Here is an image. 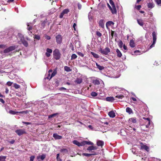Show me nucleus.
<instances>
[{"mask_svg":"<svg viewBox=\"0 0 161 161\" xmlns=\"http://www.w3.org/2000/svg\"><path fill=\"white\" fill-rule=\"evenodd\" d=\"M88 127L90 129L92 130V127L91 125H88Z\"/></svg>","mask_w":161,"mask_h":161,"instance_id":"obj_63","label":"nucleus"},{"mask_svg":"<svg viewBox=\"0 0 161 161\" xmlns=\"http://www.w3.org/2000/svg\"><path fill=\"white\" fill-rule=\"evenodd\" d=\"M52 53V50L49 48H47L46 50V52L45 53V55L47 57H49L51 54Z\"/></svg>","mask_w":161,"mask_h":161,"instance_id":"obj_10","label":"nucleus"},{"mask_svg":"<svg viewBox=\"0 0 161 161\" xmlns=\"http://www.w3.org/2000/svg\"><path fill=\"white\" fill-rule=\"evenodd\" d=\"M113 14H116L117 13V10L115 6L112 7L110 9Z\"/></svg>","mask_w":161,"mask_h":161,"instance_id":"obj_16","label":"nucleus"},{"mask_svg":"<svg viewBox=\"0 0 161 161\" xmlns=\"http://www.w3.org/2000/svg\"><path fill=\"white\" fill-rule=\"evenodd\" d=\"M97 147L96 146H93V150H96L97 149Z\"/></svg>","mask_w":161,"mask_h":161,"instance_id":"obj_62","label":"nucleus"},{"mask_svg":"<svg viewBox=\"0 0 161 161\" xmlns=\"http://www.w3.org/2000/svg\"><path fill=\"white\" fill-rule=\"evenodd\" d=\"M56 42L58 44H60L62 42V37L60 35H57L56 37Z\"/></svg>","mask_w":161,"mask_h":161,"instance_id":"obj_7","label":"nucleus"},{"mask_svg":"<svg viewBox=\"0 0 161 161\" xmlns=\"http://www.w3.org/2000/svg\"><path fill=\"white\" fill-rule=\"evenodd\" d=\"M129 122L135 123L136 122V119L135 118H131L129 119Z\"/></svg>","mask_w":161,"mask_h":161,"instance_id":"obj_29","label":"nucleus"},{"mask_svg":"<svg viewBox=\"0 0 161 161\" xmlns=\"http://www.w3.org/2000/svg\"><path fill=\"white\" fill-rule=\"evenodd\" d=\"M103 144V142L101 141H99L97 142V144L98 146H102Z\"/></svg>","mask_w":161,"mask_h":161,"instance_id":"obj_28","label":"nucleus"},{"mask_svg":"<svg viewBox=\"0 0 161 161\" xmlns=\"http://www.w3.org/2000/svg\"><path fill=\"white\" fill-rule=\"evenodd\" d=\"M9 113L12 114H15L17 113H18V111H15L13 110H10L9 111Z\"/></svg>","mask_w":161,"mask_h":161,"instance_id":"obj_35","label":"nucleus"},{"mask_svg":"<svg viewBox=\"0 0 161 161\" xmlns=\"http://www.w3.org/2000/svg\"><path fill=\"white\" fill-rule=\"evenodd\" d=\"M5 47V46L4 45H0V48H4Z\"/></svg>","mask_w":161,"mask_h":161,"instance_id":"obj_59","label":"nucleus"},{"mask_svg":"<svg viewBox=\"0 0 161 161\" xmlns=\"http://www.w3.org/2000/svg\"><path fill=\"white\" fill-rule=\"evenodd\" d=\"M143 119L145 120L144 121V125H145L146 128H148L150 124V119L148 118L143 117Z\"/></svg>","mask_w":161,"mask_h":161,"instance_id":"obj_4","label":"nucleus"},{"mask_svg":"<svg viewBox=\"0 0 161 161\" xmlns=\"http://www.w3.org/2000/svg\"><path fill=\"white\" fill-rule=\"evenodd\" d=\"M99 52L103 54L106 55L110 52V50L108 47H107L103 49L100 48Z\"/></svg>","mask_w":161,"mask_h":161,"instance_id":"obj_3","label":"nucleus"},{"mask_svg":"<svg viewBox=\"0 0 161 161\" xmlns=\"http://www.w3.org/2000/svg\"><path fill=\"white\" fill-rule=\"evenodd\" d=\"M91 53L93 56L96 58H99V56L97 54L93 52H91Z\"/></svg>","mask_w":161,"mask_h":161,"instance_id":"obj_31","label":"nucleus"},{"mask_svg":"<svg viewBox=\"0 0 161 161\" xmlns=\"http://www.w3.org/2000/svg\"><path fill=\"white\" fill-rule=\"evenodd\" d=\"M46 157V155L44 154H43L41 155L38 156L37 157V159H40L42 160H43Z\"/></svg>","mask_w":161,"mask_h":161,"instance_id":"obj_19","label":"nucleus"},{"mask_svg":"<svg viewBox=\"0 0 161 161\" xmlns=\"http://www.w3.org/2000/svg\"><path fill=\"white\" fill-rule=\"evenodd\" d=\"M141 7V6L140 5H139L136 6L135 8L138 10H139Z\"/></svg>","mask_w":161,"mask_h":161,"instance_id":"obj_54","label":"nucleus"},{"mask_svg":"<svg viewBox=\"0 0 161 161\" xmlns=\"http://www.w3.org/2000/svg\"><path fill=\"white\" fill-rule=\"evenodd\" d=\"M147 6L148 8H153L154 6V4L153 2H150L147 3Z\"/></svg>","mask_w":161,"mask_h":161,"instance_id":"obj_17","label":"nucleus"},{"mask_svg":"<svg viewBox=\"0 0 161 161\" xmlns=\"http://www.w3.org/2000/svg\"><path fill=\"white\" fill-rule=\"evenodd\" d=\"M75 82L77 84H80L82 82V79L81 78H77L76 79Z\"/></svg>","mask_w":161,"mask_h":161,"instance_id":"obj_27","label":"nucleus"},{"mask_svg":"<svg viewBox=\"0 0 161 161\" xmlns=\"http://www.w3.org/2000/svg\"><path fill=\"white\" fill-rule=\"evenodd\" d=\"M109 3H110V4L112 5V7L115 6L114 3L112 0H109Z\"/></svg>","mask_w":161,"mask_h":161,"instance_id":"obj_47","label":"nucleus"},{"mask_svg":"<svg viewBox=\"0 0 161 161\" xmlns=\"http://www.w3.org/2000/svg\"><path fill=\"white\" fill-rule=\"evenodd\" d=\"M34 38L35 39H36L38 40H39L40 39V37L38 35H34Z\"/></svg>","mask_w":161,"mask_h":161,"instance_id":"obj_46","label":"nucleus"},{"mask_svg":"<svg viewBox=\"0 0 161 161\" xmlns=\"http://www.w3.org/2000/svg\"><path fill=\"white\" fill-rule=\"evenodd\" d=\"M6 157L4 156H0V161H5Z\"/></svg>","mask_w":161,"mask_h":161,"instance_id":"obj_38","label":"nucleus"},{"mask_svg":"<svg viewBox=\"0 0 161 161\" xmlns=\"http://www.w3.org/2000/svg\"><path fill=\"white\" fill-rule=\"evenodd\" d=\"M130 45L131 47H135V44L133 40H131L130 41Z\"/></svg>","mask_w":161,"mask_h":161,"instance_id":"obj_26","label":"nucleus"},{"mask_svg":"<svg viewBox=\"0 0 161 161\" xmlns=\"http://www.w3.org/2000/svg\"><path fill=\"white\" fill-rule=\"evenodd\" d=\"M124 97V96L123 95H118L116 96L115 97L116 98H117L119 99H122Z\"/></svg>","mask_w":161,"mask_h":161,"instance_id":"obj_41","label":"nucleus"},{"mask_svg":"<svg viewBox=\"0 0 161 161\" xmlns=\"http://www.w3.org/2000/svg\"><path fill=\"white\" fill-rule=\"evenodd\" d=\"M77 57V56L75 54H72L71 56V60L74 59L76 58Z\"/></svg>","mask_w":161,"mask_h":161,"instance_id":"obj_39","label":"nucleus"},{"mask_svg":"<svg viewBox=\"0 0 161 161\" xmlns=\"http://www.w3.org/2000/svg\"><path fill=\"white\" fill-rule=\"evenodd\" d=\"M22 123L24 124L27 125H30L31 124L30 123L28 122H23Z\"/></svg>","mask_w":161,"mask_h":161,"instance_id":"obj_61","label":"nucleus"},{"mask_svg":"<svg viewBox=\"0 0 161 161\" xmlns=\"http://www.w3.org/2000/svg\"><path fill=\"white\" fill-rule=\"evenodd\" d=\"M60 152L62 153H67L68 152L67 150L66 149H62L60 150Z\"/></svg>","mask_w":161,"mask_h":161,"instance_id":"obj_37","label":"nucleus"},{"mask_svg":"<svg viewBox=\"0 0 161 161\" xmlns=\"http://www.w3.org/2000/svg\"><path fill=\"white\" fill-rule=\"evenodd\" d=\"M14 142V140H12L11 141L9 142V143L11 144H13Z\"/></svg>","mask_w":161,"mask_h":161,"instance_id":"obj_64","label":"nucleus"},{"mask_svg":"<svg viewBox=\"0 0 161 161\" xmlns=\"http://www.w3.org/2000/svg\"><path fill=\"white\" fill-rule=\"evenodd\" d=\"M116 52L117 53V56L118 57L120 58L122 56V53L118 49H117L116 50Z\"/></svg>","mask_w":161,"mask_h":161,"instance_id":"obj_24","label":"nucleus"},{"mask_svg":"<svg viewBox=\"0 0 161 161\" xmlns=\"http://www.w3.org/2000/svg\"><path fill=\"white\" fill-rule=\"evenodd\" d=\"M69 12V10L68 9H64L62 12L64 14H67Z\"/></svg>","mask_w":161,"mask_h":161,"instance_id":"obj_36","label":"nucleus"},{"mask_svg":"<svg viewBox=\"0 0 161 161\" xmlns=\"http://www.w3.org/2000/svg\"><path fill=\"white\" fill-rule=\"evenodd\" d=\"M114 23L111 21H108L106 23V26L107 28H108V27L111 25H114Z\"/></svg>","mask_w":161,"mask_h":161,"instance_id":"obj_21","label":"nucleus"},{"mask_svg":"<svg viewBox=\"0 0 161 161\" xmlns=\"http://www.w3.org/2000/svg\"><path fill=\"white\" fill-rule=\"evenodd\" d=\"M47 40H50L51 38L49 36L46 35L45 36Z\"/></svg>","mask_w":161,"mask_h":161,"instance_id":"obj_60","label":"nucleus"},{"mask_svg":"<svg viewBox=\"0 0 161 161\" xmlns=\"http://www.w3.org/2000/svg\"><path fill=\"white\" fill-rule=\"evenodd\" d=\"M35 158V157L34 156H31L30 157V161H33Z\"/></svg>","mask_w":161,"mask_h":161,"instance_id":"obj_51","label":"nucleus"},{"mask_svg":"<svg viewBox=\"0 0 161 161\" xmlns=\"http://www.w3.org/2000/svg\"><path fill=\"white\" fill-rule=\"evenodd\" d=\"M106 100L107 101L112 102L114 100V98L113 97H108L106 98Z\"/></svg>","mask_w":161,"mask_h":161,"instance_id":"obj_22","label":"nucleus"},{"mask_svg":"<svg viewBox=\"0 0 161 161\" xmlns=\"http://www.w3.org/2000/svg\"><path fill=\"white\" fill-rule=\"evenodd\" d=\"M137 22L138 23L140 26H142L143 25V22L142 20L141 19H137Z\"/></svg>","mask_w":161,"mask_h":161,"instance_id":"obj_20","label":"nucleus"},{"mask_svg":"<svg viewBox=\"0 0 161 161\" xmlns=\"http://www.w3.org/2000/svg\"><path fill=\"white\" fill-rule=\"evenodd\" d=\"M91 95L92 96L95 97L97 96V93L95 92H92L91 93Z\"/></svg>","mask_w":161,"mask_h":161,"instance_id":"obj_44","label":"nucleus"},{"mask_svg":"<svg viewBox=\"0 0 161 161\" xmlns=\"http://www.w3.org/2000/svg\"><path fill=\"white\" fill-rule=\"evenodd\" d=\"M134 53H136V55H139L140 54V52L139 50H136L134 51Z\"/></svg>","mask_w":161,"mask_h":161,"instance_id":"obj_52","label":"nucleus"},{"mask_svg":"<svg viewBox=\"0 0 161 161\" xmlns=\"http://www.w3.org/2000/svg\"><path fill=\"white\" fill-rule=\"evenodd\" d=\"M119 46L120 48H122L123 46V42L122 41H120L119 43Z\"/></svg>","mask_w":161,"mask_h":161,"instance_id":"obj_45","label":"nucleus"},{"mask_svg":"<svg viewBox=\"0 0 161 161\" xmlns=\"http://www.w3.org/2000/svg\"><path fill=\"white\" fill-rule=\"evenodd\" d=\"M96 154V153L90 154V153H82V155L86 157H90L92 155H95Z\"/></svg>","mask_w":161,"mask_h":161,"instance_id":"obj_30","label":"nucleus"},{"mask_svg":"<svg viewBox=\"0 0 161 161\" xmlns=\"http://www.w3.org/2000/svg\"><path fill=\"white\" fill-rule=\"evenodd\" d=\"M12 82H11L10 81H8L7 83V85H8V86H10L12 85Z\"/></svg>","mask_w":161,"mask_h":161,"instance_id":"obj_53","label":"nucleus"},{"mask_svg":"<svg viewBox=\"0 0 161 161\" xmlns=\"http://www.w3.org/2000/svg\"><path fill=\"white\" fill-rule=\"evenodd\" d=\"M102 81L101 80L96 78L95 79L93 80L92 83L95 85H99Z\"/></svg>","mask_w":161,"mask_h":161,"instance_id":"obj_11","label":"nucleus"},{"mask_svg":"<svg viewBox=\"0 0 161 161\" xmlns=\"http://www.w3.org/2000/svg\"><path fill=\"white\" fill-rule=\"evenodd\" d=\"M15 132L19 136H20L25 133V131L23 129H19L16 130Z\"/></svg>","mask_w":161,"mask_h":161,"instance_id":"obj_8","label":"nucleus"},{"mask_svg":"<svg viewBox=\"0 0 161 161\" xmlns=\"http://www.w3.org/2000/svg\"><path fill=\"white\" fill-rule=\"evenodd\" d=\"M15 47L14 46H10L8 48L5 49L3 53H9L11 51L14 50Z\"/></svg>","mask_w":161,"mask_h":161,"instance_id":"obj_6","label":"nucleus"},{"mask_svg":"<svg viewBox=\"0 0 161 161\" xmlns=\"http://www.w3.org/2000/svg\"><path fill=\"white\" fill-rule=\"evenodd\" d=\"M157 4L159 6H161V0H155Z\"/></svg>","mask_w":161,"mask_h":161,"instance_id":"obj_40","label":"nucleus"},{"mask_svg":"<svg viewBox=\"0 0 161 161\" xmlns=\"http://www.w3.org/2000/svg\"><path fill=\"white\" fill-rule=\"evenodd\" d=\"M126 112L129 114H131L132 113V111L131 108L129 107H127L126 108Z\"/></svg>","mask_w":161,"mask_h":161,"instance_id":"obj_32","label":"nucleus"},{"mask_svg":"<svg viewBox=\"0 0 161 161\" xmlns=\"http://www.w3.org/2000/svg\"><path fill=\"white\" fill-rule=\"evenodd\" d=\"M22 43L26 47H27L28 46V42L24 40L23 39V37H22L20 39Z\"/></svg>","mask_w":161,"mask_h":161,"instance_id":"obj_13","label":"nucleus"},{"mask_svg":"<svg viewBox=\"0 0 161 161\" xmlns=\"http://www.w3.org/2000/svg\"><path fill=\"white\" fill-rule=\"evenodd\" d=\"M152 35L153 37V42L152 44L150 47V49L154 47V45L155 43L156 40V33L155 31H154L153 32Z\"/></svg>","mask_w":161,"mask_h":161,"instance_id":"obj_5","label":"nucleus"},{"mask_svg":"<svg viewBox=\"0 0 161 161\" xmlns=\"http://www.w3.org/2000/svg\"><path fill=\"white\" fill-rule=\"evenodd\" d=\"M108 115L111 118H114L115 117V114L113 111H111L108 113Z\"/></svg>","mask_w":161,"mask_h":161,"instance_id":"obj_15","label":"nucleus"},{"mask_svg":"<svg viewBox=\"0 0 161 161\" xmlns=\"http://www.w3.org/2000/svg\"><path fill=\"white\" fill-rule=\"evenodd\" d=\"M126 129L129 131L130 133H135V132H136V129L134 128H132L130 126H127Z\"/></svg>","mask_w":161,"mask_h":161,"instance_id":"obj_9","label":"nucleus"},{"mask_svg":"<svg viewBox=\"0 0 161 161\" xmlns=\"http://www.w3.org/2000/svg\"><path fill=\"white\" fill-rule=\"evenodd\" d=\"M76 25L75 23H74L73 25V27L75 31H76Z\"/></svg>","mask_w":161,"mask_h":161,"instance_id":"obj_55","label":"nucleus"},{"mask_svg":"<svg viewBox=\"0 0 161 161\" xmlns=\"http://www.w3.org/2000/svg\"><path fill=\"white\" fill-rule=\"evenodd\" d=\"M99 26L101 27L102 28H104V23L103 22V20H100L99 21Z\"/></svg>","mask_w":161,"mask_h":161,"instance_id":"obj_18","label":"nucleus"},{"mask_svg":"<svg viewBox=\"0 0 161 161\" xmlns=\"http://www.w3.org/2000/svg\"><path fill=\"white\" fill-rule=\"evenodd\" d=\"M53 55L56 60H58L60 58L61 54L58 50L56 49L53 51Z\"/></svg>","mask_w":161,"mask_h":161,"instance_id":"obj_2","label":"nucleus"},{"mask_svg":"<svg viewBox=\"0 0 161 161\" xmlns=\"http://www.w3.org/2000/svg\"><path fill=\"white\" fill-rule=\"evenodd\" d=\"M53 137L56 140L61 139L62 137L61 136L58 135L57 133H54L53 134Z\"/></svg>","mask_w":161,"mask_h":161,"instance_id":"obj_12","label":"nucleus"},{"mask_svg":"<svg viewBox=\"0 0 161 161\" xmlns=\"http://www.w3.org/2000/svg\"><path fill=\"white\" fill-rule=\"evenodd\" d=\"M64 69L67 72H70L72 70L70 67L67 66H65L64 67Z\"/></svg>","mask_w":161,"mask_h":161,"instance_id":"obj_33","label":"nucleus"},{"mask_svg":"<svg viewBox=\"0 0 161 161\" xmlns=\"http://www.w3.org/2000/svg\"><path fill=\"white\" fill-rule=\"evenodd\" d=\"M77 54L79 56L83 57L84 56V54L81 52H77Z\"/></svg>","mask_w":161,"mask_h":161,"instance_id":"obj_50","label":"nucleus"},{"mask_svg":"<svg viewBox=\"0 0 161 161\" xmlns=\"http://www.w3.org/2000/svg\"><path fill=\"white\" fill-rule=\"evenodd\" d=\"M14 87L16 89H18L20 87V86L16 83L14 84Z\"/></svg>","mask_w":161,"mask_h":161,"instance_id":"obj_43","label":"nucleus"},{"mask_svg":"<svg viewBox=\"0 0 161 161\" xmlns=\"http://www.w3.org/2000/svg\"><path fill=\"white\" fill-rule=\"evenodd\" d=\"M87 150H88V151L93 150V146H90V147H88L87 148Z\"/></svg>","mask_w":161,"mask_h":161,"instance_id":"obj_48","label":"nucleus"},{"mask_svg":"<svg viewBox=\"0 0 161 161\" xmlns=\"http://www.w3.org/2000/svg\"><path fill=\"white\" fill-rule=\"evenodd\" d=\"M96 64L97 66V68L98 69L100 70H102L104 69V67L103 66L99 65L97 63H96Z\"/></svg>","mask_w":161,"mask_h":161,"instance_id":"obj_25","label":"nucleus"},{"mask_svg":"<svg viewBox=\"0 0 161 161\" xmlns=\"http://www.w3.org/2000/svg\"><path fill=\"white\" fill-rule=\"evenodd\" d=\"M26 113H27L25 111L18 112V113L21 114H26Z\"/></svg>","mask_w":161,"mask_h":161,"instance_id":"obj_56","label":"nucleus"},{"mask_svg":"<svg viewBox=\"0 0 161 161\" xmlns=\"http://www.w3.org/2000/svg\"><path fill=\"white\" fill-rule=\"evenodd\" d=\"M96 34L99 37H101L102 36V34L99 31H97Z\"/></svg>","mask_w":161,"mask_h":161,"instance_id":"obj_49","label":"nucleus"},{"mask_svg":"<svg viewBox=\"0 0 161 161\" xmlns=\"http://www.w3.org/2000/svg\"><path fill=\"white\" fill-rule=\"evenodd\" d=\"M73 143L78 146H83L86 144L92 145L93 143L90 141H83L80 143L77 140H74L73 141Z\"/></svg>","mask_w":161,"mask_h":161,"instance_id":"obj_1","label":"nucleus"},{"mask_svg":"<svg viewBox=\"0 0 161 161\" xmlns=\"http://www.w3.org/2000/svg\"><path fill=\"white\" fill-rule=\"evenodd\" d=\"M141 148L142 149H144L147 151V152H148L149 151V148L146 145H143L141 146Z\"/></svg>","mask_w":161,"mask_h":161,"instance_id":"obj_14","label":"nucleus"},{"mask_svg":"<svg viewBox=\"0 0 161 161\" xmlns=\"http://www.w3.org/2000/svg\"><path fill=\"white\" fill-rule=\"evenodd\" d=\"M27 25L28 27H29L27 28L28 30L29 31L31 30L32 29L33 25L31 23H28L27 24Z\"/></svg>","mask_w":161,"mask_h":161,"instance_id":"obj_34","label":"nucleus"},{"mask_svg":"<svg viewBox=\"0 0 161 161\" xmlns=\"http://www.w3.org/2000/svg\"><path fill=\"white\" fill-rule=\"evenodd\" d=\"M64 15V14L62 12L59 16V17L60 18H62L63 17Z\"/></svg>","mask_w":161,"mask_h":161,"instance_id":"obj_58","label":"nucleus"},{"mask_svg":"<svg viewBox=\"0 0 161 161\" xmlns=\"http://www.w3.org/2000/svg\"><path fill=\"white\" fill-rule=\"evenodd\" d=\"M78 8L80 9L81 8V5L80 3H78Z\"/></svg>","mask_w":161,"mask_h":161,"instance_id":"obj_57","label":"nucleus"},{"mask_svg":"<svg viewBox=\"0 0 161 161\" xmlns=\"http://www.w3.org/2000/svg\"><path fill=\"white\" fill-rule=\"evenodd\" d=\"M57 73V72L56 71H54L52 73L50 77H48L47 78V79L49 80H50Z\"/></svg>","mask_w":161,"mask_h":161,"instance_id":"obj_23","label":"nucleus"},{"mask_svg":"<svg viewBox=\"0 0 161 161\" xmlns=\"http://www.w3.org/2000/svg\"><path fill=\"white\" fill-rule=\"evenodd\" d=\"M59 153L57 154V161H62L61 159L59 158Z\"/></svg>","mask_w":161,"mask_h":161,"instance_id":"obj_42","label":"nucleus"}]
</instances>
